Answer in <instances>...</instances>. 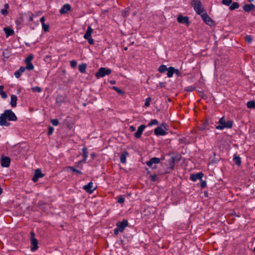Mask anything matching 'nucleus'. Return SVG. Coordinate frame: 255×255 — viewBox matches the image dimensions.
<instances>
[{
    "label": "nucleus",
    "instance_id": "obj_34",
    "mask_svg": "<svg viewBox=\"0 0 255 255\" xmlns=\"http://www.w3.org/2000/svg\"><path fill=\"white\" fill-rule=\"evenodd\" d=\"M33 57L32 55L30 54L25 59V63H29L31 62V61L33 59Z\"/></svg>",
    "mask_w": 255,
    "mask_h": 255
},
{
    "label": "nucleus",
    "instance_id": "obj_50",
    "mask_svg": "<svg viewBox=\"0 0 255 255\" xmlns=\"http://www.w3.org/2000/svg\"><path fill=\"white\" fill-rule=\"evenodd\" d=\"M36 16V15H34L32 13H31V14L30 15L29 17V21H33V17Z\"/></svg>",
    "mask_w": 255,
    "mask_h": 255
},
{
    "label": "nucleus",
    "instance_id": "obj_22",
    "mask_svg": "<svg viewBox=\"0 0 255 255\" xmlns=\"http://www.w3.org/2000/svg\"><path fill=\"white\" fill-rule=\"evenodd\" d=\"M10 105L12 108L15 107L17 105V97L15 95H12L10 97Z\"/></svg>",
    "mask_w": 255,
    "mask_h": 255
},
{
    "label": "nucleus",
    "instance_id": "obj_35",
    "mask_svg": "<svg viewBox=\"0 0 255 255\" xmlns=\"http://www.w3.org/2000/svg\"><path fill=\"white\" fill-rule=\"evenodd\" d=\"M245 40L248 43H251L252 42L253 39L251 35H246L245 36Z\"/></svg>",
    "mask_w": 255,
    "mask_h": 255
},
{
    "label": "nucleus",
    "instance_id": "obj_6",
    "mask_svg": "<svg viewBox=\"0 0 255 255\" xmlns=\"http://www.w3.org/2000/svg\"><path fill=\"white\" fill-rule=\"evenodd\" d=\"M111 73V70L110 69L101 67L98 71L96 73V76L97 78H102L106 75H109Z\"/></svg>",
    "mask_w": 255,
    "mask_h": 255
},
{
    "label": "nucleus",
    "instance_id": "obj_5",
    "mask_svg": "<svg viewBox=\"0 0 255 255\" xmlns=\"http://www.w3.org/2000/svg\"><path fill=\"white\" fill-rule=\"evenodd\" d=\"M31 251H35L38 248V241L35 238V234L33 232L30 233Z\"/></svg>",
    "mask_w": 255,
    "mask_h": 255
},
{
    "label": "nucleus",
    "instance_id": "obj_51",
    "mask_svg": "<svg viewBox=\"0 0 255 255\" xmlns=\"http://www.w3.org/2000/svg\"><path fill=\"white\" fill-rule=\"evenodd\" d=\"M1 12L4 15H6L8 13L7 10H6V8L2 9L1 11Z\"/></svg>",
    "mask_w": 255,
    "mask_h": 255
},
{
    "label": "nucleus",
    "instance_id": "obj_30",
    "mask_svg": "<svg viewBox=\"0 0 255 255\" xmlns=\"http://www.w3.org/2000/svg\"><path fill=\"white\" fill-rule=\"evenodd\" d=\"M175 161V160L174 157H172L169 161V164L170 165V169H173L174 168Z\"/></svg>",
    "mask_w": 255,
    "mask_h": 255
},
{
    "label": "nucleus",
    "instance_id": "obj_58",
    "mask_svg": "<svg viewBox=\"0 0 255 255\" xmlns=\"http://www.w3.org/2000/svg\"><path fill=\"white\" fill-rule=\"evenodd\" d=\"M253 251H254V253L255 254V247L254 248V250Z\"/></svg>",
    "mask_w": 255,
    "mask_h": 255
},
{
    "label": "nucleus",
    "instance_id": "obj_54",
    "mask_svg": "<svg viewBox=\"0 0 255 255\" xmlns=\"http://www.w3.org/2000/svg\"><path fill=\"white\" fill-rule=\"evenodd\" d=\"M4 87L3 86H0V92L3 90Z\"/></svg>",
    "mask_w": 255,
    "mask_h": 255
},
{
    "label": "nucleus",
    "instance_id": "obj_18",
    "mask_svg": "<svg viewBox=\"0 0 255 255\" xmlns=\"http://www.w3.org/2000/svg\"><path fill=\"white\" fill-rule=\"evenodd\" d=\"M82 152L83 159L79 161L80 163L86 162L87 157L88 156L87 148L86 147H83V148L82 149Z\"/></svg>",
    "mask_w": 255,
    "mask_h": 255
},
{
    "label": "nucleus",
    "instance_id": "obj_55",
    "mask_svg": "<svg viewBox=\"0 0 255 255\" xmlns=\"http://www.w3.org/2000/svg\"><path fill=\"white\" fill-rule=\"evenodd\" d=\"M91 156L92 157H94L95 156V154L94 153H93L91 154Z\"/></svg>",
    "mask_w": 255,
    "mask_h": 255
},
{
    "label": "nucleus",
    "instance_id": "obj_39",
    "mask_svg": "<svg viewBox=\"0 0 255 255\" xmlns=\"http://www.w3.org/2000/svg\"><path fill=\"white\" fill-rule=\"evenodd\" d=\"M48 129V135H50L52 134V133L53 132L54 128L53 127H52L51 126H49Z\"/></svg>",
    "mask_w": 255,
    "mask_h": 255
},
{
    "label": "nucleus",
    "instance_id": "obj_46",
    "mask_svg": "<svg viewBox=\"0 0 255 255\" xmlns=\"http://www.w3.org/2000/svg\"><path fill=\"white\" fill-rule=\"evenodd\" d=\"M150 180L152 181H156L157 180V176L155 174L152 175L150 176Z\"/></svg>",
    "mask_w": 255,
    "mask_h": 255
},
{
    "label": "nucleus",
    "instance_id": "obj_40",
    "mask_svg": "<svg viewBox=\"0 0 255 255\" xmlns=\"http://www.w3.org/2000/svg\"><path fill=\"white\" fill-rule=\"evenodd\" d=\"M52 124L54 126H57L59 124V122L57 119H52L51 120Z\"/></svg>",
    "mask_w": 255,
    "mask_h": 255
},
{
    "label": "nucleus",
    "instance_id": "obj_19",
    "mask_svg": "<svg viewBox=\"0 0 255 255\" xmlns=\"http://www.w3.org/2000/svg\"><path fill=\"white\" fill-rule=\"evenodd\" d=\"M25 70V68L24 67L21 66L17 70H16L14 73V76L16 78H18L20 77L22 73H23Z\"/></svg>",
    "mask_w": 255,
    "mask_h": 255
},
{
    "label": "nucleus",
    "instance_id": "obj_57",
    "mask_svg": "<svg viewBox=\"0 0 255 255\" xmlns=\"http://www.w3.org/2000/svg\"><path fill=\"white\" fill-rule=\"evenodd\" d=\"M249 2H252L254 0H248Z\"/></svg>",
    "mask_w": 255,
    "mask_h": 255
},
{
    "label": "nucleus",
    "instance_id": "obj_10",
    "mask_svg": "<svg viewBox=\"0 0 255 255\" xmlns=\"http://www.w3.org/2000/svg\"><path fill=\"white\" fill-rule=\"evenodd\" d=\"M146 126L144 125H140L137 130V131L134 133V136L136 138H139L141 137V135L142 134V132L144 129L145 128Z\"/></svg>",
    "mask_w": 255,
    "mask_h": 255
},
{
    "label": "nucleus",
    "instance_id": "obj_48",
    "mask_svg": "<svg viewBox=\"0 0 255 255\" xmlns=\"http://www.w3.org/2000/svg\"><path fill=\"white\" fill-rule=\"evenodd\" d=\"M86 39L88 40L89 43L90 44H93L94 43V40L92 38V37H90V38H88V39Z\"/></svg>",
    "mask_w": 255,
    "mask_h": 255
},
{
    "label": "nucleus",
    "instance_id": "obj_33",
    "mask_svg": "<svg viewBox=\"0 0 255 255\" xmlns=\"http://www.w3.org/2000/svg\"><path fill=\"white\" fill-rule=\"evenodd\" d=\"M32 91L33 92L40 93V92H41L42 89H41V88L40 87H37H37H35L32 88Z\"/></svg>",
    "mask_w": 255,
    "mask_h": 255
},
{
    "label": "nucleus",
    "instance_id": "obj_42",
    "mask_svg": "<svg viewBox=\"0 0 255 255\" xmlns=\"http://www.w3.org/2000/svg\"><path fill=\"white\" fill-rule=\"evenodd\" d=\"M195 90V87L193 86L187 87L185 89V91L187 92H192Z\"/></svg>",
    "mask_w": 255,
    "mask_h": 255
},
{
    "label": "nucleus",
    "instance_id": "obj_16",
    "mask_svg": "<svg viewBox=\"0 0 255 255\" xmlns=\"http://www.w3.org/2000/svg\"><path fill=\"white\" fill-rule=\"evenodd\" d=\"M203 173L202 172L197 173L196 174H191L190 179L193 181H196L197 179H201L203 176Z\"/></svg>",
    "mask_w": 255,
    "mask_h": 255
},
{
    "label": "nucleus",
    "instance_id": "obj_52",
    "mask_svg": "<svg viewBox=\"0 0 255 255\" xmlns=\"http://www.w3.org/2000/svg\"><path fill=\"white\" fill-rule=\"evenodd\" d=\"M129 128L131 132L134 131L136 130L135 127H134L133 126H129Z\"/></svg>",
    "mask_w": 255,
    "mask_h": 255
},
{
    "label": "nucleus",
    "instance_id": "obj_23",
    "mask_svg": "<svg viewBox=\"0 0 255 255\" xmlns=\"http://www.w3.org/2000/svg\"><path fill=\"white\" fill-rule=\"evenodd\" d=\"M3 30L6 34V37H8L10 35H12L14 34V31L13 29L8 28L4 27Z\"/></svg>",
    "mask_w": 255,
    "mask_h": 255
},
{
    "label": "nucleus",
    "instance_id": "obj_53",
    "mask_svg": "<svg viewBox=\"0 0 255 255\" xmlns=\"http://www.w3.org/2000/svg\"><path fill=\"white\" fill-rule=\"evenodd\" d=\"M45 20V19L44 16H42L41 17L40 21L41 22L42 24H45V23H44Z\"/></svg>",
    "mask_w": 255,
    "mask_h": 255
},
{
    "label": "nucleus",
    "instance_id": "obj_3",
    "mask_svg": "<svg viewBox=\"0 0 255 255\" xmlns=\"http://www.w3.org/2000/svg\"><path fill=\"white\" fill-rule=\"evenodd\" d=\"M128 223L127 220H124L122 222H119L117 223L116 228L114 230V233L115 235L118 236L119 232H123L125 228L128 226Z\"/></svg>",
    "mask_w": 255,
    "mask_h": 255
},
{
    "label": "nucleus",
    "instance_id": "obj_26",
    "mask_svg": "<svg viewBox=\"0 0 255 255\" xmlns=\"http://www.w3.org/2000/svg\"><path fill=\"white\" fill-rule=\"evenodd\" d=\"M233 160L237 165L240 166L241 164V158L237 154L234 155Z\"/></svg>",
    "mask_w": 255,
    "mask_h": 255
},
{
    "label": "nucleus",
    "instance_id": "obj_37",
    "mask_svg": "<svg viewBox=\"0 0 255 255\" xmlns=\"http://www.w3.org/2000/svg\"><path fill=\"white\" fill-rule=\"evenodd\" d=\"M232 2V0H223L222 3L226 5H230Z\"/></svg>",
    "mask_w": 255,
    "mask_h": 255
},
{
    "label": "nucleus",
    "instance_id": "obj_45",
    "mask_svg": "<svg viewBox=\"0 0 255 255\" xmlns=\"http://www.w3.org/2000/svg\"><path fill=\"white\" fill-rule=\"evenodd\" d=\"M124 202H125L124 197H123L122 196H120V197H119V198L118 199V202L119 203L122 204V203H123Z\"/></svg>",
    "mask_w": 255,
    "mask_h": 255
},
{
    "label": "nucleus",
    "instance_id": "obj_27",
    "mask_svg": "<svg viewBox=\"0 0 255 255\" xmlns=\"http://www.w3.org/2000/svg\"><path fill=\"white\" fill-rule=\"evenodd\" d=\"M240 6L238 2H235L231 3V5L230 6V9L231 10H234L235 9L238 8Z\"/></svg>",
    "mask_w": 255,
    "mask_h": 255
},
{
    "label": "nucleus",
    "instance_id": "obj_9",
    "mask_svg": "<svg viewBox=\"0 0 255 255\" xmlns=\"http://www.w3.org/2000/svg\"><path fill=\"white\" fill-rule=\"evenodd\" d=\"M44 176V174L42 173L41 170L40 169H37L34 172V176L32 178L33 182H37L39 178H42Z\"/></svg>",
    "mask_w": 255,
    "mask_h": 255
},
{
    "label": "nucleus",
    "instance_id": "obj_8",
    "mask_svg": "<svg viewBox=\"0 0 255 255\" xmlns=\"http://www.w3.org/2000/svg\"><path fill=\"white\" fill-rule=\"evenodd\" d=\"M83 189L86 191V192L92 194L96 189V187H93V183L91 181L88 184L84 185Z\"/></svg>",
    "mask_w": 255,
    "mask_h": 255
},
{
    "label": "nucleus",
    "instance_id": "obj_49",
    "mask_svg": "<svg viewBox=\"0 0 255 255\" xmlns=\"http://www.w3.org/2000/svg\"><path fill=\"white\" fill-rule=\"evenodd\" d=\"M174 73L178 76H180L181 74L180 71L178 69L175 68H174Z\"/></svg>",
    "mask_w": 255,
    "mask_h": 255
},
{
    "label": "nucleus",
    "instance_id": "obj_1",
    "mask_svg": "<svg viewBox=\"0 0 255 255\" xmlns=\"http://www.w3.org/2000/svg\"><path fill=\"white\" fill-rule=\"evenodd\" d=\"M17 119V117L11 110H6L0 116V125L8 127L10 124L6 120L9 121H16Z\"/></svg>",
    "mask_w": 255,
    "mask_h": 255
},
{
    "label": "nucleus",
    "instance_id": "obj_28",
    "mask_svg": "<svg viewBox=\"0 0 255 255\" xmlns=\"http://www.w3.org/2000/svg\"><path fill=\"white\" fill-rule=\"evenodd\" d=\"M168 69V68H167L166 66L165 65H161L159 68H158V71L160 73H164L165 71H166Z\"/></svg>",
    "mask_w": 255,
    "mask_h": 255
},
{
    "label": "nucleus",
    "instance_id": "obj_43",
    "mask_svg": "<svg viewBox=\"0 0 255 255\" xmlns=\"http://www.w3.org/2000/svg\"><path fill=\"white\" fill-rule=\"evenodd\" d=\"M0 94L1 97L2 99H6L7 98V95L6 94V93L5 92H4L3 90H2L0 92Z\"/></svg>",
    "mask_w": 255,
    "mask_h": 255
},
{
    "label": "nucleus",
    "instance_id": "obj_2",
    "mask_svg": "<svg viewBox=\"0 0 255 255\" xmlns=\"http://www.w3.org/2000/svg\"><path fill=\"white\" fill-rule=\"evenodd\" d=\"M233 127V121H226L224 117L220 119L219 121V125L216 127V128L219 130H223L224 128H230Z\"/></svg>",
    "mask_w": 255,
    "mask_h": 255
},
{
    "label": "nucleus",
    "instance_id": "obj_32",
    "mask_svg": "<svg viewBox=\"0 0 255 255\" xmlns=\"http://www.w3.org/2000/svg\"><path fill=\"white\" fill-rule=\"evenodd\" d=\"M158 123V121L156 119H154V120H151L150 121V122L148 124V126L149 127H151L153 125H157Z\"/></svg>",
    "mask_w": 255,
    "mask_h": 255
},
{
    "label": "nucleus",
    "instance_id": "obj_12",
    "mask_svg": "<svg viewBox=\"0 0 255 255\" xmlns=\"http://www.w3.org/2000/svg\"><path fill=\"white\" fill-rule=\"evenodd\" d=\"M205 22L209 25H211L213 21L207 13H202L200 14Z\"/></svg>",
    "mask_w": 255,
    "mask_h": 255
},
{
    "label": "nucleus",
    "instance_id": "obj_21",
    "mask_svg": "<svg viewBox=\"0 0 255 255\" xmlns=\"http://www.w3.org/2000/svg\"><path fill=\"white\" fill-rule=\"evenodd\" d=\"M93 30L92 28L90 26H89L87 28L86 33L84 35V38L85 39H88V38H90V37H92L91 35L92 33H93Z\"/></svg>",
    "mask_w": 255,
    "mask_h": 255
},
{
    "label": "nucleus",
    "instance_id": "obj_14",
    "mask_svg": "<svg viewBox=\"0 0 255 255\" xmlns=\"http://www.w3.org/2000/svg\"><path fill=\"white\" fill-rule=\"evenodd\" d=\"M160 160L157 157H152L149 161L146 162V165L149 167H152L153 164H158L160 162Z\"/></svg>",
    "mask_w": 255,
    "mask_h": 255
},
{
    "label": "nucleus",
    "instance_id": "obj_59",
    "mask_svg": "<svg viewBox=\"0 0 255 255\" xmlns=\"http://www.w3.org/2000/svg\"><path fill=\"white\" fill-rule=\"evenodd\" d=\"M112 84H114L115 83V82H112Z\"/></svg>",
    "mask_w": 255,
    "mask_h": 255
},
{
    "label": "nucleus",
    "instance_id": "obj_44",
    "mask_svg": "<svg viewBox=\"0 0 255 255\" xmlns=\"http://www.w3.org/2000/svg\"><path fill=\"white\" fill-rule=\"evenodd\" d=\"M206 182L205 180H203L202 179H201L200 186L203 188L206 186Z\"/></svg>",
    "mask_w": 255,
    "mask_h": 255
},
{
    "label": "nucleus",
    "instance_id": "obj_41",
    "mask_svg": "<svg viewBox=\"0 0 255 255\" xmlns=\"http://www.w3.org/2000/svg\"><path fill=\"white\" fill-rule=\"evenodd\" d=\"M70 64L72 68H75L77 65V62L75 60H73L70 61Z\"/></svg>",
    "mask_w": 255,
    "mask_h": 255
},
{
    "label": "nucleus",
    "instance_id": "obj_17",
    "mask_svg": "<svg viewBox=\"0 0 255 255\" xmlns=\"http://www.w3.org/2000/svg\"><path fill=\"white\" fill-rule=\"evenodd\" d=\"M255 9V6L253 4H246L243 6V9L246 12L253 11Z\"/></svg>",
    "mask_w": 255,
    "mask_h": 255
},
{
    "label": "nucleus",
    "instance_id": "obj_38",
    "mask_svg": "<svg viewBox=\"0 0 255 255\" xmlns=\"http://www.w3.org/2000/svg\"><path fill=\"white\" fill-rule=\"evenodd\" d=\"M42 29L45 32H47L49 30V25L46 24H42Z\"/></svg>",
    "mask_w": 255,
    "mask_h": 255
},
{
    "label": "nucleus",
    "instance_id": "obj_13",
    "mask_svg": "<svg viewBox=\"0 0 255 255\" xmlns=\"http://www.w3.org/2000/svg\"><path fill=\"white\" fill-rule=\"evenodd\" d=\"M71 7L70 4L66 3L64 4L59 10V12L61 14L66 13L68 11H70Z\"/></svg>",
    "mask_w": 255,
    "mask_h": 255
},
{
    "label": "nucleus",
    "instance_id": "obj_36",
    "mask_svg": "<svg viewBox=\"0 0 255 255\" xmlns=\"http://www.w3.org/2000/svg\"><path fill=\"white\" fill-rule=\"evenodd\" d=\"M68 168L69 169H70L71 170H72V171L75 172L78 174H82V172H81L79 170H77L76 169H75L74 167H73L72 166H69Z\"/></svg>",
    "mask_w": 255,
    "mask_h": 255
},
{
    "label": "nucleus",
    "instance_id": "obj_20",
    "mask_svg": "<svg viewBox=\"0 0 255 255\" xmlns=\"http://www.w3.org/2000/svg\"><path fill=\"white\" fill-rule=\"evenodd\" d=\"M128 153L127 151H124L120 155V161L122 163H125L127 161V156L128 155Z\"/></svg>",
    "mask_w": 255,
    "mask_h": 255
},
{
    "label": "nucleus",
    "instance_id": "obj_25",
    "mask_svg": "<svg viewBox=\"0 0 255 255\" xmlns=\"http://www.w3.org/2000/svg\"><path fill=\"white\" fill-rule=\"evenodd\" d=\"M87 68V65L85 63H82L79 65V71L82 73H85Z\"/></svg>",
    "mask_w": 255,
    "mask_h": 255
},
{
    "label": "nucleus",
    "instance_id": "obj_7",
    "mask_svg": "<svg viewBox=\"0 0 255 255\" xmlns=\"http://www.w3.org/2000/svg\"><path fill=\"white\" fill-rule=\"evenodd\" d=\"M10 158L9 157L1 155L0 157V165L2 167H8L10 163Z\"/></svg>",
    "mask_w": 255,
    "mask_h": 255
},
{
    "label": "nucleus",
    "instance_id": "obj_24",
    "mask_svg": "<svg viewBox=\"0 0 255 255\" xmlns=\"http://www.w3.org/2000/svg\"><path fill=\"white\" fill-rule=\"evenodd\" d=\"M167 76L169 78L172 77L173 74H174V68L173 67H170L167 69Z\"/></svg>",
    "mask_w": 255,
    "mask_h": 255
},
{
    "label": "nucleus",
    "instance_id": "obj_4",
    "mask_svg": "<svg viewBox=\"0 0 255 255\" xmlns=\"http://www.w3.org/2000/svg\"><path fill=\"white\" fill-rule=\"evenodd\" d=\"M191 4L197 14H201L204 12V9L200 0H192Z\"/></svg>",
    "mask_w": 255,
    "mask_h": 255
},
{
    "label": "nucleus",
    "instance_id": "obj_11",
    "mask_svg": "<svg viewBox=\"0 0 255 255\" xmlns=\"http://www.w3.org/2000/svg\"><path fill=\"white\" fill-rule=\"evenodd\" d=\"M177 21L180 23H184L187 25L189 24V18L188 16H183L182 15H179L177 18Z\"/></svg>",
    "mask_w": 255,
    "mask_h": 255
},
{
    "label": "nucleus",
    "instance_id": "obj_56",
    "mask_svg": "<svg viewBox=\"0 0 255 255\" xmlns=\"http://www.w3.org/2000/svg\"><path fill=\"white\" fill-rule=\"evenodd\" d=\"M4 7H5V8H7L8 7V4H5L4 5Z\"/></svg>",
    "mask_w": 255,
    "mask_h": 255
},
{
    "label": "nucleus",
    "instance_id": "obj_31",
    "mask_svg": "<svg viewBox=\"0 0 255 255\" xmlns=\"http://www.w3.org/2000/svg\"><path fill=\"white\" fill-rule=\"evenodd\" d=\"M112 88L115 90L119 95H123L124 94V92L122 90L120 89L116 86H113Z\"/></svg>",
    "mask_w": 255,
    "mask_h": 255
},
{
    "label": "nucleus",
    "instance_id": "obj_29",
    "mask_svg": "<svg viewBox=\"0 0 255 255\" xmlns=\"http://www.w3.org/2000/svg\"><path fill=\"white\" fill-rule=\"evenodd\" d=\"M26 66L25 69H27L28 70H32L34 69V66L31 62L25 63Z\"/></svg>",
    "mask_w": 255,
    "mask_h": 255
},
{
    "label": "nucleus",
    "instance_id": "obj_47",
    "mask_svg": "<svg viewBox=\"0 0 255 255\" xmlns=\"http://www.w3.org/2000/svg\"><path fill=\"white\" fill-rule=\"evenodd\" d=\"M150 100H151V99L150 98H147L146 99V101L144 103V106L145 107H148L149 106V105H150L149 102Z\"/></svg>",
    "mask_w": 255,
    "mask_h": 255
},
{
    "label": "nucleus",
    "instance_id": "obj_15",
    "mask_svg": "<svg viewBox=\"0 0 255 255\" xmlns=\"http://www.w3.org/2000/svg\"><path fill=\"white\" fill-rule=\"evenodd\" d=\"M154 134L156 135H164L166 134V132L160 127H158L154 129Z\"/></svg>",
    "mask_w": 255,
    "mask_h": 255
}]
</instances>
